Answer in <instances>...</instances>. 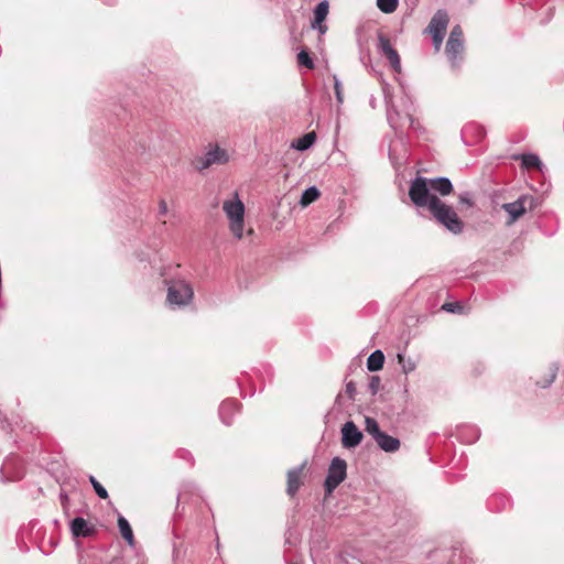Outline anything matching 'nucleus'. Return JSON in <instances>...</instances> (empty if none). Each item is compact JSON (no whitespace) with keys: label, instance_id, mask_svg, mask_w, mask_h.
Segmentation results:
<instances>
[{"label":"nucleus","instance_id":"nucleus-7","mask_svg":"<svg viewBox=\"0 0 564 564\" xmlns=\"http://www.w3.org/2000/svg\"><path fill=\"white\" fill-rule=\"evenodd\" d=\"M228 161L229 156L227 151L216 145L204 155L196 158L194 164L196 170L204 171L214 164H225Z\"/></svg>","mask_w":564,"mask_h":564},{"label":"nucleus","instance_id":"nucleus-44","mask_svg":"<svg viewBox=\"0 0 564 564\" xmlns=\"http://www.w3.org/2000/svg\"><path fill=\"white\" fill-rule=\"evenodd\" d=\"M105 2H107L108 4H112L111 0H105Z\"/></svg>","mask_w":564,"mask_h":564},{"label":"nucleus","instance_id":"nucleus-37","mask_svg":"<svg viewBox=\"0 0 564 564\" xmlns=\"http://www.w3.org/2000/svg\"><path fill=\"white\" fill-rule=\"evenodd\" d=\"M444 37H432V43L435 48V51H440L441 46L443 45Z\"/></svg>","mask_w":564,"mask_h":564},{"label":"nucleus","instance_id":"nucleus-33","mask_svg":"<svg viewBox=\"0 0 564 564\" xmlns=\"http://www.w3.org/2000/svg\"><path fill=\"white\" fill-rule=\"evenodd\" d=\"M334 88H335L336 99L339 104H341L343 102V88H341L340 82L338 80V78L336 76H334Z\"/></svg>","mask_w":564,"mask_h":564},{"label":"nucleus","instance_id":"nucleus-4","mask_svg":"<svg viewBox=\"0 0 564 564\" xmlns=\"http://www.w3.org/2000/svg\"><path fill=\"white\" fill-rule=\"evenodd\" d=\"M167 285L166 300L170 305L185 306L191 303L194 291L191 284L184 280H165Z\"/></svg>","mask_w":564,"mask_h":564},{"label":"nucleus","instance_id":"nucleus-38","mask_svg":"<svg viewBox=\"0 0 564 564\" xmlns=\"http://www.w3.org/2000/svg\"><path fill=\"white\" fill-rule=\"evenodd\" d=\"M448 35H463V29L460 28V25L457 24L452 28Z\"/></svg>","mask_w":564,"mask_h":564},{"label":"nucleus","instance_id":"nucleus-42","mask_svg":"<svg viewBox=\"0 0 564 564\" xmlns=\"http://www.w3.org/2000/svg\"><path fill=\"white\" fill-rule=\"evenodd\" d=\"M478 132H479V138H482V137H484V131H482V129H479V131H478Z\"/></svg>","mask_w":564,"mask_h":564},{"label":"nucleus","instance_id":"nucleus-26","mask_svg":"<svg viewBox=\"0 0 564 564\" xmlns=\"http://www.w3.org/2000/svg\"><path fill=\"white\" fill-rule=\"evenodd\" d=\"M558 367L556 365H552L549 370L547 377L543 381H536V386L540 388L550 387L557 376Z\"/></svg>","mask_w":564,"mask_h":564},{"label":"nucleus","instance_id":"nucleus-10","mask_svg":"<svg viewBox=\"0 0 564 564\" xmlns=\"http://www.w3.org/2000/svg\"><path fill=\"white\" fill-rule=\"evenodd\" d=\"M362 432L352 421L346 422L341 427V444L345 448H354L362 441Z\"/></svg>","mask_w":564,"mask_h":564},{"label":"nucleus","instance_id":"nucleus-36","mask_svg":"<svg viewBox=\"0 0 564 564\" xmlns=\"http://www.w3.org/2000/svg\"><path fill=\"white\" fill-rule=\"evenodd\" d=\"M459 203L466 204L468 206L473 205V202H471L468 193H464V194L459 195Z\"/></svg>","mask_w":564,"mask_h":564},{"label":"nucleus","instance_id":"nucleus-23","mask_svg":"<svg viewBox=\"0 0 564 564\" xmlns=\"http://www.w3.org/2000/svg\"><path fill=\"white\" fill-rule=\"evenodd\" d=\"M365 431L369 435H371L375 441L383 432L380 430L378 422L375 419L369 417V416H367L365 420Z\"/></svg>","mask_w":564,"mask_h":564},{"label":"nucleus","instance_id":"nucleus-41","mask_svg":"<svg viewBox=\"0 0 564 564\" xmlns=\"http://www.w3.org/2000/svg\"><path fill=\"white\" fill-rule=\"evenodd\" d=\"M474 129V126H466L464 129H463V135H466L468 133V131L473 130Z\"/></svg>","mask_w":564,"mask_h":564},{"label":"nucleus","instance_id":"nucleus-25","mask_svg":"<svg viewBox=\"0 0 564 564\" xmlns=\"http://www.w3.org/2000/svg\"><path fill=\"white\" fill-rule=\"evenodd\" d=\"M297 63L300 66L306 67L308 69L314 68V61L307 50H301L297 54Z\"/></svg>","mask_w":564,"mask_h":564},{"label":"nucleus","instance_id":"nucleus-34","mask_svg":"<svg viewBox=\"0 0 564 564\" xmlns=\"http://www.w3.org/2000/svg\"><path fill=\"white\" fill-rule=\"evenodd\" d=\"M346 393L350 400H355L356 386L352 381L346 383Z\"/></svg>","mask_w":564,"mask_h":564},{"label":"nucleus","instance_id":"nucleus-43","mask_svg":"<svg viewBox=\"0 0 564 564\" xmlns=\"http://www.w3.org/2000/svg\"><path fill=\"white\" fill-rule=\"evenodd\" d=\"M61 499H62V500H66V499H67V497H66V496H64V495H61Z\"/></svg>","mask_w":564,"mask_h":564},{"label":"nucleus","instance_id":"nucleus-5","mask_svg":"<svg viewBox=\"0 0 564 564\" xmlns=\"http://www.w3.org/2000/svg\"><path fill=\"white\" fill-rule=\"evenodd\" d=\"M538 206V198L532 195H521L517 200L502 204L501 208L508 214L507 225H512L528 210Z\"/></svg>","mask_w":564,"mask_h":564},{"label":"nucleus","instance_id":"nucleus-22","mask_svg":"<svg viewBox=\"0 0 564 564\" xmlns=\"http://www.w3.org/2000/svg\"><path fill=\"white\" fill-rule=\"evenodd\" d=\"M321 196V192L316 186H310L306 188L301 196L300 205L306 207L315 202Z\"/></svg>","mask_w":564,"mask_h":564},{"label":"nucleus","instance_id":"nucleus-3","mask_svg":"<svg viewBox=\"0 0 564 564\" xmlns=\"http://www.w3.org/2000/svg\"><path fill=\"white\" fill-rule=\"evenodd\" d=\"M223 209L229 219V227L232 235L241 239L245 226V205L240 200L238 193H235L234 199L224 202Z\"/></svg>","mask_w":564,"mask_h":564},{"label":"nucleus","instance_id":"nucleus-14","mask_svg":"<svg viewBox=\"0 0 564 564\" xmlns=\"http://www.w3.org/2000/svg\"><path fill=\"white\" fill-rule=\"evenodd\" d=\"M305 467V464H302L301 466H297L295 468H292L288 471V486H286V492L289 496L293 497L299 491L301 485H302V473Z\"/></svg>","mask_w":564,"mask_h":564},{"label":"nucleus","instance_id":"nucleus-12","mask_svg":"<svg viewBox=\"0 0 564 564\" xmlns=\"http://www.w3.org/2000/svg\"><path fill=\"white\" fill-rule=\"evenodd\" d=\"M464 50L463 37H448L445 52L454 68L457 67L458 63L463 59Z\"/></svg>","mask_w":564,"mask_h":564},{"label":"nucleus","instance_id":"nucleus-28","mask_svg":"<svg viewBox=\"0 0 564 564\" xmlns=\"http://www.w3.org/2000/svg\"><path fill=\"white\" fill-rule=\"evenodd\" d=\"M89 482L91 484L96 495L99 498H101V499L108 498V491L94 476H89Z\"/></svg>","mask_w":564,"mask_h":564},{"label":"nucleus","instance_id":"nucleus-16","mask_svg":"<svg viewBox=\"0 0 564 564\" xmlns=\"http://www.w3.org/2000/svg\"><path fill=\"white\" fill-rule=\"evenodd\" d=\"M431 191H434L443 196H446L453 192V184L448 177H434L429 178Z\"/></svg>","mask_w":564,"mask_h":564},{"label":"nucleus","instance_id":"nucleus-2","mask_svg":"<svg viewBox=\"0 0 564 564\" xmlns=\"http://www.w3.org/2000/svg\"><path fill=\"white\" fill-rule=\"evenodd\" d=\"M409 197L416 207H427L430 213L433 210V202L441 200L431 193L429 178L416 176L410 184Z\"/></svg>","mask_w":564,"mask_h":564},{"label":"nucleus","instance_id":"nucleus-21","mask_svg":"<svg viewBox=\"0 0 564 564\" xmlns=\"http://www.w3.org/2000/svg\"><path fill=\"white\" fill-rule=\"evenodd\" d=\"M316 140V133L314 131L305 133L303 137L299 138L292 143V148L297 151L308 150Z\"/></svg>","mask_w":564,"mask_h":564},{"label":"nucleus","instance_id":"nucleus-18","mask_svg":"<svg viewBox=\"0 0 564 564\" xmlns=\"http://www.w3.org/2000/svg\"><path fill=\"white\" fill-rule=\"evenodd\" d=\"M384 365V354L377 349L370 354V356L367 359V369L370 372L379 371L383 368Z\"/></svg>","mask_w":564,"mask_h":564},{"label":"nucleus","instance_id":"nucleus-1","mask_svg":"<svg viewBox=\"0 0 564 564\" xmlns=\"http://www.w3.org/2000/svg\"><path fill=\"white\" fill-rule=\"evenodd\" d=\"M433 218L449 232L458 235L464 230V223L458 217L453 207L445 204L443 200L433 202V210L431 212Z\"/></svg>","mask_w":564,"mask_h":564},{"label":"nucleus","instance_id":"nucleus-6","mask_svg":"<svg viewBox=\"0 0 564 564\" xmlns=\"http://www.w3.org/2000/svg\"><path fill=\"white\" fill-rule=\"evenodd\" d=\"M347 464L340 457H334L324 482L326 495H330L346 478Z\"/></svg>","mask_w":564,"mask_h":564},{"label":"nucleus","instance_id":"nucleus-40","mask_svg":"<svg viewBox=\"0 0 564 564\" xmlns=\"http://www.w3.org/2000/svg\"><path fill=\"white\" fill-rule=\"evenodd\" d=\"M181 453H182V457H184V458L188 457V459H191V464L193 465V457H192L191 453H188L186 451H181Z\"/></svg>","mask_w":564,"mask_h":564},{"label":"nucleus","instance_id":"nucleus-8","mask_svg":"<svg viewBox=\"0 0 564 564\" xmlns=\"http://www.w3.org/2000/svg\"><path fill=\"white\" fill-rule=\"evenodd\" d=\"M376 46L379 54L387 58L391 68L395 72H400L401 61L395 48V43L392 42V37H378Z\"/></svg>","mask_w":564,"mask_h":564},{"label":"nucleus","instance_id":"nucleus-9","mask_svg":"<svg viewBox=\"0 0 564 564\" xmlns=\"http://www.w3.org/2000/svg\"><path fill=\"white\" fill-rule=\"evenodd\" d=\"M449 22V17L446 10L440 9L432 17L429 25L423 31L424 35H444Z\"/></svg>","mask_w":564,"mask_h":564},{"label":"nucleus","instance_id":"nucleus-20","mask_svg":"<svg viewBox=\"0 0 564 564\" xmlns=\"http://www.w3.org/2000/svg\"><path fill=\"white\" fill-rule=\"evenodd\" d=\"M118 527L122 538L132 546L134 544L133 531L130 523L123 516L118 517Z\"/></svg>","mask_w":564,"mask_h":564},{"label":"nucleus","instance_id":"nucleus-30","mask_svg":"<svg viewBox=\"0 0 564 564\" xmlns=\"http://www.w3.org/2000/svg\"><path fill=\"white\" fill-rule=\"evenodd\" d=\"M192 489H194L193 485H189V484L184 485L182 490L177 495V502L178 503H180V501H182L184 503L188 502V500H189L188 496H189Z\"/></svg>","mask_w":564,"mask_h":564},{"label":"nucleus","instance_id":"nucleus-29","mask_svg":"<svg viewBox=\"0 0 564 564\" xmlns=\"http://www.w3.org/2000/svg\"><path fill=\"white\" fill-rule=\"evenodd\" d=\"M381 379L379 376H371L368 383V390L372 395H376L380 390Z\"/></svg>","mask_w":564,"mask_h":564},{"label":"nucleus","instance_id":"nucleus-19","mask_svg":"<svg viewBox=\"0 0 564 564\" xmlns=\"http://www.w3.org/2000/svg\"><path fill=\"white\" fill-rule=\"evenodd\" d=\"M387 119H388L390 127L394 131L401 130L404 127V123H405L404 117H401L400 112L394 107L388 108Z\"/></svg>","mask_w":564,"mask_h":564},{"label":"nucleus","instance_id":"nucleus-11","mask_svg":"<svg viewBox=\"0 0 564 564\" xmlns=\"http://www.w3.org/2000/svg\"><path fill=\"white\" fill-rule=\"evenodd\" d=\"M69 529L72 535L78 538H90L97 534L98 530L95 524L88 522L83 517H75L70 523Z\"/></svg>","mask_w":564,"mask_h":564},{"label":"nucleus","instance_id":"nucleus-24","mask_svg":"<svg viewBox=\"0 0 564 564\" xmlns=\"http://www.w3.org/2000/svg\"><path fill=\"white\" fill-rule=\"evenodd\" d=\"M521 164L525 169H539L541 165V161L538 155L529 153V154H522L521 155Z\"/></svg>","mask_w":564,"mask_h":564},{"label":"nucleus","instance_id":"nucleus-39","mask_svg":"<svg viewBox=\"0 0 564 564\" xmlns=\"http://www.w3.org/2000/svg\"><path fill=\"white\" fill-rule=\"evenodd\" d=\"M159 210H160V214L161 215H165L167 213V205L165 203V200H161L160 204H159Z\"/></svg>","mask_w":564,"mask_h":564},{"label":"nucleus","instance_id":"nucleus-32","mask_svg":"<svg viewBox=\"0 0 564 564\" xmlns=\"http://www.w3.org/2000/svg\"><path fill=\"white\" fill-rule=\"evenodd\" d=\"M442 308L449 313H459L462 311V305L458 302L445 303Z\"/></svg>","mask_w":564,"mask_h":564},{"label":"nucleus","instance_id":"nucleus-13","mask_svg":"<svg viewBox=\"0 0 564 564\" xmlns=\"http://www.w3.org/2000/svg\"><path fill=\"white\" fill-rule=\"evenodd\" d=\"M328 2L321 1L314 9V20L312 21V29L316 30L319 35H324L327 32V25L325 24L326 17L328 14Z\"/></svg>","mask_w":564,"mask_h":564},{"label":"nucleus","instance_id":"nucleus-31","mask_svg":"<svg viewBox=\"0 0 564 564\" xmlns=\"http://www.w3.org/2000/svg\"><path fill=\"white\" fill-rule=\"evenodd\" d=\"M399 362L402 366L403 372L409 373L415 369V364L411 360L405 361V358L402 354H398Z\"/></svg>","mask_w":564,"mask_h":564},{"label":"nucleus","instance_id":"nucleus-35","mask_svg":"<svg viewBox=\"0 0 564 564\" xmlns=\"http://www.w3.org/2000/svg\"><path fill=\"white\" fill-rule=\"evenodd\" d=\"M404 120H405V122H409V126L411 128L417 129L419 123L416 122V120L411 115H405L404 116Z\"/></svg>","mask_w":564,"mask_h":564},{"label":"nucleus","instance_id":"nucleus-15","mask_svg":"<svg viewBox=\"0 0 564 564\" xmlns=\"http://www.w3.org/2000/svg\"><path fill=\"white\" fill-rule=\"evenodd\" d=\"M239 403L236 400L227 399L219 406V417L225 425H230L232 416L238 412Z\"/></svg>","mask_w":564,"mask_h":564},{"label":"nucleus","instance_id":"nucleus-27","mask_svg":"<svg viewBox=\"0 0 564 564\" xmlns=\"http://www.w3.org/2000/svg\"><path fill=\"white\" fill-rule=\"evenodd\" d=\"M399 0H377L378 8L384 13L395 11Z\"/></svg>","mask_w":564,"mask_h":564},{"label":"nucleus","instance_id":"nucleus-17","mask_svg":"<svg viewBox=\"0 0 564 564\" xmlns=\"http://www.w3.org/2000/svg\"><path fill=\"white\" fill-rule=\"evenodd\" d=\"M376 443L382 451L387 453H394L400 448V440L384 432L379 435V437L376 440Z\"/></svg>","mask_w":564,"mask_h":564}]
</instances>
